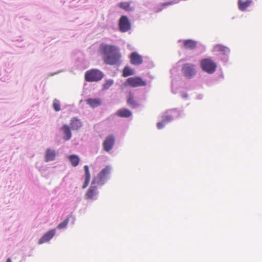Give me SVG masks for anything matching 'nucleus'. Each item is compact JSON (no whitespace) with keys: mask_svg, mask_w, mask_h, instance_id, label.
<instances>
[{"mask_svg":"<svg viewBox=\"0 0 262 262\" xmlns=\"http://www.w3.org/2000/svg\"><path fill=\"white\" fill-rule=\"evenodd\" d=\"M99 51L103 56L104 62L107 64H117L121 57L119 48L115 46L102 43L100 45Z\"/></svg>","mask_w":262,"mask_h":262,"instance_id":"obj_1","label":"nucleus"},{"mask_svg":"<svg viewBox=\"0 0 262 262\" xmlns=\"http://www.w3.org/2000/svg\"><path fill=\"white\" fill-rule=\"evenodd\" d=\"M111 171V167L110 166L107 165L105 166L99 172L97 177L93 180V184L103 185L110 174Z\"/></svg>","mask_w":262,"mask_h":262,"instance_id":"obj_2","label":"nucleus"},{"mask_svg":"<svg viewBox=\"0 0 262 262\" xmlns=\"http://www.w3.org/2000/svg\"><path fill=\"white\" fill-rule=\"evenodd\" d=\"M103 76V73L97 69H91L87 71L84 75V79L88 82H94L100 80Z\"/></svg>","mask_w":262,"mask_h":262,"instance_id":"obj_3","label":"nucleus"},{"mask_svg":"<svg viewBox=\"0 0 262 262\" xmlns=\"http://www.w3.org/2000/svg\"><path fill=\"white\" fill-rule=\"evenodd\" d=\"M200 64L202 70L208 73H213L216 70V64L210 58L202 60Z\"/></svg>","mask_w":262,"mask_h":262,"instance_id":"obj_4","label":"nucleus"},{"mask_svg":"<svg viewBox=\"0 0 262 262\" xmlns=\"http://www.w3.org/2000/svg\"><path fill=\"white\" fill-rule=\"evenodd\" d=\"M182 72L185 77L189 79L196 74V71L194 64L187 63L183 65L182 67Z\"/></svg>","mask_w":262,"mask_h":262,"instance_id":"obj_5","label":"nucleus"},{"mask_svg":"<svg viewBox=\"0 0 262 262\" xmlns=\"http://www.w3.org/2000/svg\"><path fill=\"white\" fill-rule=\"evenodd\" d=\"M118 26L119 30L122 32H126L131 28V24L126 16H122L119 20Z\"/></svg>","mask_w":262,"mask_h":262,"instance_id":"obj_6","label":"nucleus"},{"mask_svg":"<svg viewBox=\"0 0 262 262\" xmlns=\"http://www.w3.org/2000/svg\"><path fill=\"white\" fill-rule=\"evenodd\" d=\"M127 84L133 88L145 86L146 82L140 77H132L126 80Z\"/></svg>","mask_w":262,"mask_h":262,"instance_id":"obj_7","label":"nucleus"},{"mask_svg":"<svg viewBox=\"0 0 262 262\" xmlns=\"http://www.w3.org/2000/svg\"><path fill=\"white\" fill-rule=\"evenodd\" d=\"M115 138L114 135H108L103 142V147L105 151L108 152L113 147Z\"/></svg>","mask_w":262,"mask_h":262,"instance_id":"obj_8","label":"nucleus"},{"mask_svg":"<svg viewBox=\"0 0 262 262\" xmlns=\"http://www.w3.org/2000/svg\"><path fill=\"white\" fill-rule=\"evenodd\" d=\"M96 184H93L92 182L91 186L88 189L85 194V198L86 199H94L98 194L97 187Z\"/></svg>","mask_w":262,"mask_h":262,"instance_id":"obj_9","label":"nucleus"},{"mask_svg":"<svg viewBox=\"0 0 262 262\" xmlns=\"http://www.w3.org/2000/svg\"><path fill=\"white\" fill-rule=\"evenodd\" d=\"M130 63L134 65H140L143 62L142 57L137 52H133L130 55Z\"/></svg>","mask_w":262,"mask_h":262,"instance_id":"obj_10","label":"nucleus"},{"mask_svg":"<svg viewBox=\"0 0 262 262\" xmlns=\"http://www.w3.org/2000/svg\"><path fill=\"white\" fill-rule=\"evenodd\" d=\"M55 234V229L49 230L46 233H45L41 238L39 239L38 244H42L44 243L49 241L54 236Z\"/></svg>","mask_w":262,"mask_h":262,"instance_id":"obj_11","label":"nucleus"},{"mask_svg":"<svg viewBox=\"0 0 262 262\" xmlns=\"http://www.w3.org/2000/svg\"><path fill=\"white\" fill-rule=\"evenodd\" d=\"M82 124L79 119L76 117H74L70 121V126L72 130H77L80 129Z\"/></svg>","mask_w":262,"mask_h":262,"instance_id":"obj_12","label":"nucleus"},{"mask_svg":"<svg viewBox=\"0 0 262 262\" xmlns=\"http://www.w3.org/2000/svg\"><path fill=\"white\" fill-rule=\"evenodd\" d=\"M61 130L63 133V139L66 141L69 140L72 137V133L70 127L67 124L63 125L61 127Z\"/></svg>","mask_w":262,"mask_h":262,"instance_id":"obj_13","label":"nucleus"},{"mask_svg":"<svg viewBox=\"0 0 262 262\" xmlns=\"http://www.w3.org/2000/svg\"><path fill=\"white\" fill-rule=\"evenodd\" d=\"M84 183L82 186V189L85 188L89 185L91 175L89 171V167L87 165H85L84 166Z\"/></svg>","mask_w":262,"mask_h":262,"instance_id":"obj_14","label":"nucleus"},{"mask_svg":"<svg viewBox=\"0 0 262 262\" xmlns=\"http://www.w3.org/2000/svg\"><path fill=\"white\" fill-rule=\"evenodd\" d=\"M183 44L185 49L193 50L196 47L197 42L192 39H187L183 41Z\"/></svg>","mask_w":262,"mask_h":262,"instance_id":"obj_15","label":"nucleus"},{"mask_svg":"<svg viewBox=\"0 0 262 262\" xmlns=\"http://www.w3.org/2000/svg\"><path fill=\"white\" fill-rule=\"evenodd\" d=\"M55 156V151L50 148H48L46 150V155L45 156L46 162H49L54 160Z\"/></svg>","mask_w":262,"mask_h":262,"instance_id":"obj_16","label":"nucleus"},{"mask_svg":"<svg viewBox=\"0 0 262 262\" xmlns=\"http://www.w3.org/2000/svg\"><path fill=\"white\" fill-rule=\"evenodd\" d=\"M116 115L121 118H128L132 116V112L126 108H121L117 111Z\"/></svg>","mask_w":262,"mask_h":262,"instance_id":"obj_17","label":"nucleus"},{"mask_svg":"<svg viewBox=\"0 0 262 262\" xmlns=\"http://www.w3.org/2000/svg\"><path fill=\"white\" fill-rule=\"evenodd\" d=\"M86 103L92 107H96L100 105L101 102L100 99L89 98L86 100Z\"/></svg>","mask_w":262,"mask_h":262,"instance_id":"obj_18","label":"nucleus"},{"mask_svg":"<svg viewBox=\"0 0 262 262\" xmlns=\"http://www.w3.org/2000/svg\"><path fill=\"white\" fill-rule=\"evenodd\" d=\"M252 1L251 0H238V8L241 11L245 10L247 7L249 6Z\"/></svg>","mask_w":262,"mask_h":262,"instance_id":"obj_19","label":"nucleus"},{"mask_svg":"<svg viewBox=\"0 0 262 262\" xmlns=\"http://www.w3.org/2000/svg\"><path fill=\"white\" fill-rule=\"evenodd\" d=\"M127 103L132 108H136L138 106V104L134 98V94L131 92L129 93V96L127 100Z\"/></svg>","mask_w":262,"mask_h":262,"instance_id":"obj_20","label":"nucleus"},{"mask_svg":"<svg viewBox=\"0 0 262 262\" xmlns=\"http://www.w3.org/2000/svg\"><path fill=\"white\" fill-rule=\"evenodd\" d=\"M213 51L214 52H219L222 53L223 54H225L229 52V49L221 45H216L214 46Z\"/></svg>","mask_w":262,"mask_h":262,"instance_id":"obj_21","label":"nucleus"},{"mask_svg":"<svg viewBox=\"0 0 262 262\" xmlns=\"http://www.w3.org/2000/svg\"><path fill=\"white\" fill-rule=\"evenodd\" d=\"M69 159L73 166H77L79 163V158L76 155H71L69 157Z\"/></svg>","mask_w":262,"mask_h":262,"instance_id":"obj_22","label":"nucleus"},{"mask_svg":"<svg viewBox=\"0 0 262 262\" xmlns=\"http://www.w3.org/2000/svg\"><path fill=\"white\" fill-rule=\"evenodd\" d=\"M134 74V71L128 67H125L123 70L122 75L123 77H126L130 75Z\"/></svg>","mask_w":262,"mask_h":262,"instance_id":"obj_23","label":"nucleus"},{"mask_svg":"<svg viewBox=\"0 0 262 262\" xmlns=\"http://www.w3.org/2000/svg\"><path fill=\"white\" fill-rule=\"evenodd\" d=\"M119 6L122 9L125 10V11H130L132 10V8L130 7V3L124 2H121L119 4Z\"/></svg>","mask_w":262,"mask_h":262,"instance_id":"obj_24","label":"nucleus"},{"mask_svg":"<svg viewBox=\"0 0 262 262\" xmlns=\"http://www.w3.org/2000/svg\"><path fill=\"white\" fill-rule=\"evenodd\" d=\"M72 215H68L67 216V218L64 221H63L62 222L60 223L57 226V228L59 229H63L64 228V227H66L68 223H69V218L70 217H71Z\"/></svg>","mask_w":262,"mask_h":262,"instance_id":"obj_25","label":"nucleus"},{"mask_svg":"<svg viewBox=\"0 0 262 262\" xmlns=\"http://www.w3.org/2000/svg\"><path fill=\"white\" fill-rule=\"evenodd\" d=\"M53 106L56 112H58L60 110V104L59 100L54 99L53 101Z\"/></svg>","mask_w":262,"mask_h":262,"instance_id":"obj_26","label":"nucleus"},{"mask_svg":"<svg viewBox=\"0 0 262 262\" xmlns=\"http://www.w3.org/2000/svg\"><path fill=\"white\" fill-rule=\"evenodd\" d=\"M113 84V80H108L106 81V82L103 85V89L105 90H107L109 89Z\"/></svg>","mask_w":262,"mask_h":262,"instance_id":"obj_27","label":"nucleus"},{"mask_svg":"<svg viewBox=\"0 0 262 262\" xmlns=\"http://www.w3.org/2000/svg\"><path fill=\"white\" fill-rule=\"evenodd\" d=\"M173 117L170 115H164L162 116V121L166 124V123L171 121Z\"/></svg>","mask_w":262,"mask_h":262,"instance_id":"obj_28","label":"nucleus"},{"mask_svg":"<svg viewBox=\"0 0 262 262\" xmlns=\"http://www.w3.org/2000/svg\"><path fill=\"white\" fill-rule=\"evenodd\" d=\"M165 125V123L162 121L161 122H158L157 124V128L159 129H162Z\"/></svg>","mask_w":262,"mask_h":262,"instance_id":"obj_29","label":"nucleus"},{"mask_svg":"<svg viewBox=\"0 0 262 262\" xmlns=\"http://www.w3.org/2000/svg\"><path fill=\"white\" fill-rule=\"evenodd\" d=\"M169 4H170V3H164L162 4V6H166V5H168Z\"/></svg>","mask_w":262,"mask_h":262,"instance_id":"obj_30","label":"nucleus"},{"mask_svg":"<svg viewBox=\"0 0 262 262\" xmlns=\"http://www.w3.org/2000/svg\"><path fill=\"white\" fill-rule=\"evenodd\" d=\"M6 262H12L10 258H8Z\"/></svg>","mask_w":262,"mask_h":262,"instance_id":"obj_31","label":"nucleus"}]
</instances>
